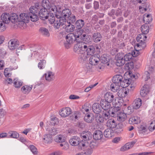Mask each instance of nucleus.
Listing matches in <instances>:
<instances>
[{"label": "nucleus", "mask_w": 155, "mask_h": 155, "mask_svg": "<svg viewBox=\"0 0 155 155\" xmlns=\"http://www.w3.org/2000/svg\"><path fill=\"white\" fill-rule=\"evenodd\" d=\"M123 78V76L120 74H117L113 77V83L110 86V89L112 91L115 92L120 89Z\"/></svg>", "instance_id": "obj_1"}, {"label": "nucleus", "mask_w": 155, "mask_h": 155, "mask_svg": "<svg viewBox=\"0 0 155 155\" xmlns=\"http://www.w3.org/2000/svg\"><path fill=\"white\" fill-rule=\"evenodd\" d=\"M31 50L33 51L34 56L35 57L41 58L47 54L45 49L40 46L35 45L34 48Z\"/></svg>", "instance_id": "obj_2"}, {"label": "nucleus", "mask_w": 155, "mask_h": 155, "mask_svg": "<svg viewBox=\"0 0 155 155\" xmlns=\"http://www.w3.org/2000/svg\"><path fill=\"white\" fill-rule=\"evenodd\" d=\"M29 10L30 12L28 13L29 18H30L32 21H37L39 18L38 15V8L32 6L30 8Z\"/></svg>", "instance_id": "obj_3"}, {"label": "nucleus", "mask_w": 155, "mask_h": 155, "mask_svg": "<svg viewBox=\"0 0 155 155\" xmlns=\"http://www.w3.org/2000/svg\"><path fill=\"white\" fill-rule=\"evenodd\" d=\"M75 44L74 48V51L75 52L78 53L81 51H84V49L87 48V44L83 41H79Z\"/></svg>", "instance_id": "obj_4"}, {"label": "nucleus", "mask_w": 155, "mask_h": 155, "mask_svg": "<svg viewBox=\"0 0 155 155\" xmlns=\"http://www.w3.org/2000/svg\"><path fill=\"white\" fill-rule=\"evenodd\" d=\"M55 15L58 20L53 23L54 27L55 28L58 29L60 26L64 25V23H66V19L59 15Z\"/></svg>", "instance_id": "obj_5"}, {"label": "nucleus", "mask_w": 155, "mask_h": 155, "mask_svg": "<svg viewBox=\"0 0 155 155\" xmlns=\"http://www.w3.org/2000/svg\"><path fill=\"white\" fill-rule=\"evenodd\" d=\"M147 38L145 34H141L139 35L136 38L137 41L139 42L137 44V46L138 47H142L143 45H145V43L144 42Z\"/></svg>", "instance_id": "obj_6"}, {"label": "nucleus", "mask_w": 155, "mask_h": 155, "mask_svg": "<svg viewBox=\"0 0 155 155\" xmlns=\"http://www.w3.org/2000/svg\"><path fill=\"white\" fill-rule=\"evenodd\" d=\"M124 53H119L117 54L116 57V65L119 66L123 65L125 63V61L123 58Z\"/></svg>", "instance_id": "obj_7"}, {"label": "nucleus", "mask_w": 155, "mask_h": 155, "mask_svg": "<svg viewBox=\"0 0 155 155\" xmlns=\"http://www.w3.org/2000/svg\"><path fill=\"white\" fill-rule=\"evenodd\" d=\"M71 113V110L68 107L63 108L59 111V114L62 117H65L68 116Z\"/></svg>", "instance_id": "obj_8"}, {"label": "nucleus", "mask_w": 155, "mask_h": 155, "mask_svg": "<svg viewBox=\"0 0 155 155\" xmlns=\"http://www.w3.org/2000/svg\"><path fill=\"white\" fill-rule=\"evenodd\" d=\"M39 16L41 19L42 20H45L48 19L49 13L46 8H41L39 12Z\"/></svg>", "instance_id": "obj_9"}, {"label": "nucleus", "mask_w": 155, "mask_h": 155, "mask_svg": "<svg viewBox=\"0 0 155 155\" xmlns=\"http://www.w3.org/2000/svg\"><path fill=\"white\" fill-rule=\"evenodd\" d=\"M85 52H86L87 55L89 57L93 56L95 52V48L93 45H89L87 44V48L84 49Z\"/></svg>", "instance_id": "obj_10"}, {"label": "nucleus", "mask_w": 155, "mask_h": 155, "mask_svg": "<svg viewBox=\"0 0 155 155\" xmlns=\"http://www.w3.org/2000/svg\"><path fill=\"white\" fill-rule=\"evenodd\" d=\"M120 107H114L113 108H111L109 109L111 116L112 117H116L118 114L121 113V110Z\"/></svg>", "instance_id": "obj_11"}, {"label": "nucleus", "mask_w": 155, "mask_h": 155, "mask_svg": "<svg viewBox=\"0 0 155 155\" xmlns=\"http://www.w3.org/2000/svg\"><path fill=\"white\" fill-rule=\"evenodd\" d=\"M75 35L73 33L68 34L66 36V42L68 44H72L74 43L75 41L78 42V41L75 38Z\"/></svg>", "instance_id": "obj_12"}, {"label": "nucleus", "mask_w": 155, "mask_h": 155, "mask_svg": "<svg viewBox=\"0 0 155 155\" xmlns=\"http://www.w3.org/2000/svg\"><path fill=\"white\" fill-rule=\"evenodd\" d=\"M77 53L78 54V60L80 62L83 63L87 60L89 57L85 54L84 51H81Z\"/></svg>", "instance_id": "obj_13"}, {"label": "nucleus", "mask_w": 155, "mask_h": 155, "mask_svg": "<svg viewBox=\"0 0 155 155\" xmlns=\"http://www.w3.org/2000/svg\"><path fill=\"white\" fill-rule=\"evenodd\" d=\"M53 138L52 136L49 134H46L43 135L42 141L44 143L49 144L52 142Z\"/></svg>", "instance_id": "obj_14"}, {"label": "nucleus", "mask_w": 155, "mask_h": 155, "mask_svg": "<svg viewBox=\"0 0 155 155\" xmlns=\"http://www.w3.org/2000/svg\"><path fill=\"white\" fill-rule=\"evenodd\" d=\"M29 20L28 13H21L19 16V22H23L25 23H27L28 22Z\"/></svg>", "instance_id": "obj_15"}, {"label": "nucleus", "mask_w": 155, "mask_h": 155, "mask_svg": "<svg viewBox=\"0 0 155 155\" xmlns=\"http://www.w3.org/2000/svg\"><path fill=\"white\" fill-rule=\"evenodd\" d=\"M80 141V138L77 136L72 137L69 140L70 144L74 146H78Z\"/></svg>", "instance_id": "obj_16"}, {"label": "nucleus", "mask_w": 155, "mask_h": 155, "mask_svg": "<svg viewBox=\"0 0 155 155\" xmlns=\"http://www.w3.org/2000/svg\"><path fill=\"white\" fill-rule=\"evenodd\" d=\"M18 45V42L15 39L11 40L8 43V47L11 50H14L16 49Z\"/></svg>", "instance_id": "obj_17"}, {"label": "nucleus", "mask_w": 155, "mask_h": 155, "mask_svg": "<svg viewBox=\"0 0 155 155\" xmlns=\"http://www.w3.org/2000/svg\"><path fill=\"white\" fill-rule=\"evenodd\" d=\"M106 124L107 126L110 129L115 128L117 125V122L114 119H108Z\"/></svg>", "instance_id": "obj_18"}, {"label": "nucleus", "mask_w": 155, "mask_h": 155, "mask_svg": "<svg viewBox=\"0 0 155 155\" xmlns=\"http://www.w3.org/2000/svg\"><path fill=\"white\" fill-rule=\"evenodd\" d=\"M149 92V88L147 85H144L141 88L140 94L143 97H145Z\"/></svg>", "instance_id": "obj_19"}, {"label": "nucleus", "mask_w": 155, "mask_h": 155, "mask_svg": "<svg viewBox=\"0 0 155 155\" xmlns=\"http://www.w3.org/2000/svg\"><path fill=\"white\" fill-rule=\"evenodd\" d=\"M110 103L104 99L101 100L100 101V104L102 109L104 110H108L110 107Z\"/></svg>", "instance_id": "obj_20"}, {"label": "nucleus", "mask_w": 155, "mask_h": 155, "mask_svg": "<svg viewBox=\"0 0 155 155\" xmlns=\"http://www.w3.org/2000/svg\"><path fill=\"white\" fill-rule=\"evenodd\" d=\"M102 108L99 103H94L93 105L92 110L93 112L96 114H98L101 111Z\"/></svg>", "instance_id": "obj_21"}, {"label": "nucleus", "mask_w": 155, "mask_h": 155, "mask_svg": "<svg viewBox=\"0 0 155 155\" xmlns=\"http://www.w3.org/2000/svg\"><path fill=\"white\" fill-rule=\"evenodd\" d=\"M104 98V100L111 103L113 102L114 96L112 93L107 92L105 94Z\"/></svg>", "instance_id": "obj_22"}, {"label": "nucleus", "mask_w": 155, "mask_h": 155, "mask_svg": "<svg viewBox=\"0 0 155 155\" xmlns=\"http://www.w3.org/2000/svg\"><path fill=\"white\" fill-rule=\"evenodd\" d=\"M149 71H147L145 72V74L147 75V79H146L145 81H147L148 79L150 78L153 79L154 77L153 75L154 74V69L151 67L149 70Z\"/></svg>", "instance_id": "obj_23"}, {"label": "nucleus", "mask_w": 155, "mask_h": 155, "mask_svg": "<svg viewBox=\"0 0 155 155\" xmlns=\"http://www.w3.org/2000/svg\"><path fill=\"white\" fill-rule=\"evenodd\" d=\"M103 137V133L100 130H96L93 135V138L95 140H100Z\"/></svg>", "instance_id": "obj_24"}, {"label": "nucleus", "mask_w": 155, "mask_h": 155, "mask_svg": "<svg viewBox=\"0 0 155 155\" xmlns=\"http://www.w3.org/2000/svg\"><path fill=\"white\" fill-rule=\"evenodd\" d=\"M1 18L3 23L8 24L10 22V15L7 13H3L1 15Z\"/></svg>", "instance_id": "obj_25"}, {"label": "nucleus", "mask_w": 155, "mask_h": 155, "mask_svg": "<svg viewBox=\"0 0 155 155\" xmlns=\"http://www.w3.org/2000/svg\"><path fill=\"white\" fill-rule=\"evenodd\" d=\"M100 60L99 58L95 56H91L90 58L89 61L90 64L91 65H95L97 64Z\"/></svg>", "instance_id": "obj_26"}, {"label": "nucleus", "mask_w": 155, "mask_h": 155, "mask_svg": "<svg viewBox=\"0 0 155 155\" xmlns=\"http://www.w3.org/2000/svg\"><path fill=\"white\" fill-rule=\"evenodd\" d=\"M83 32L84 30L82 29H78L73 34L75 35L78 41L79 39H82Z\"/></svg>", "instance_id": "obj_27"}, {"label": "nucleus", "mask_w": 155, "mask_h": 155, "mask_svg": "<svg viewBox=\"0 0 155 155\" xmlns=\"http://www.w3.org/2000/svg\"><path fill=\"white\" fill-rule=\"evenodd\" d=\"M102 38V37L101 35L99 32H95L93 34V40L96 43L100 41L101 40Z\"/></svg>", "instance_id": "obj_28"}, {"label": "nucleus", "mask_w": 155, "mask_h": 155, "mask_svg": "<svg viewBox=\"0 0 155 155\" xmlns=\"http://www.w3.org/2000/svg\"><path fill=\"white\" fill-rule=\"evenodd\" d=\"M140 122V118L137 116L132 117L130 118L129 120V122L130 124H137Z\"/></svg>", "instance_id": "obj_29"}, {"label": "nucleus", "mask_w": 155, "mask_h": 155, "mask_svg": "<svg viewBox=\"0 0 155 155\" xmlns=\"http://www.w3.org/2000/svg\"><path fill=\"white\" fill-rule=\"evenodd\" d=\"M104 135L106 138H110L114 134L113 130L108 128L105 130L104 132Z\"/></svg>", "instance_id": "obj_30"}, {"label": "nucleus", "mask_w": 155, "mask_h": 155, "mask_svg": "<svg viewBox=\"0 0 155 155\" xmlns=\"http://www.w3.org/2000/svg\"><path fill=\"white\" fill-rule=\"evenodd\" d=\"M64 25L66 26L65 29L67 32H72L74 31L75 27L74 25L68 23V21H66V23H64Z\"/></svg>", "instance_id": "obj_31"}, {"label": "nucleus", "mask_w": 155, "mask_h": 155, "mask_svg": "<svg viewBox=\"0 0 155 155\" xmlns=\"http://www.w3.org/2000/svg\"><path fill=\"white\" fill-rule=\"evenodd\" d=\"M71 14V10L69 8H65L63 10L61 16L65 19V18H68Z\"/></svg>", "instance_id": "obj_32"}, {"label": "nucleus", "mask_w": 155, "mask_h": 155, "mask_svg": "<svg viewBox=\"0 0 155 155\" xmlns=\"http://www.w3.org/2000/svg\"><path fill=\"white\" fill-rule=\"evenodd\" d=\"M117 120L121 122L124 121L127 119V116L126 114H125L122 111L116 117Z\"/></svg>", "instance_id": "obj_33"}, {"label": "nucleus", "mask_w": 155, "mask_h": 155, "mask_svg": "<svg viewBox=\"0 0 155 155\" xmlns=\"http://www.w3.org/2000/svg\"><path fill=\"white\" fill-rule=\"evenodd\" d=\"M39 31L41 35L44 37H48L50 36V33L48 29L45 28L41 27L40 28Z\"/></svg>", "instance_id": "obj_34"}, {"label": "nucleus", "mask_w": 155, "mask_h": 155, "mask_svg": "<svg viewBox=\"0 0 155 155\" xmlns=\"http://www.w3.org/2000/svg\"><path fill=\"white\" fill-rule=\"evenodd\" d=\"M19 17L16 14L13 13L10 15V21L13 23H15L16 22H19Z\"/></svg>", "instance_id": "obj_35"}, {"label": "nucleus", "mask_w": 155, "mask_h": 155, "mask_svg": "<svg viewBox=\"0 0 155 155\" xmlns=\"http://www.w3.org/2000/svg\"><path fill=\"white\" fill-rule=\"evenodd\" d=\"M134 108L137 109L141 106L142 103V100L140 98H137L134 100Z\"/></svg>", "instance_id": "obj_36"}, {"label": "nucleus", "mask_w": 155, "mask_h": 155, "mask_svg": "<svg viewBox=\"0 0 155 155\" xmlns=\"http://www.w3.org/2000/svg\"><path fill=\"white\" fill-rule=\"evenodd\" d=\"M92 136L91 133L90 132L87 131L83 132V134L81 135V137L87 141V140H90Z\"/></svg>", "instance_id": "obj_37"}, {"label": "nucleus", "mask_w": 155, "mask_h": 155, "mask_svg": "<svg viewBox=\"0 0 155 155\" xmlns=\"http://www.w3.org/2000/svg\"><path fill=\"white\" fill-rule=\"evenodd\" d=\"M45 74V79L47 81H50L53 80L54 78V74L53 72L48 71Z\"/></svg>", "instance_id": "obj_38"}, {"label": "nucleus", "mask_w": 155, "mask_h": 155, "mask_svg": "<svg viewBox=\"0 0 155 155\" xmlns=\"http://www.w3.org/2000/svg\"><path fill=\"white\" fill-rule=\"evenodd\" d=\"M132 81L133 80L130 78H128L127 79L124 78L120 86L123 88L127 87L130 84L132 83Z\"/></svg>", "instance_id": "obj_39"}, {"label": "nucleus", "mask_w": 155, "mask_h": 155, "mask_svg": "<svg viewBox=\"0 0 155 155\" xmlns=\"http://www.w3.org/2000/svg\"><path fill=\"white\" fill-rule=\"evenodd\" d=\"M32 88V85H25L22 87L21 91L24 93L27 94L30 91Z\"/></svg>", "instance_id": "obj_40"}, {"label": "nucleus", "mask_w": 155, "mask_h": 155, "mask_svg": "<svg viewBox=\"0 0 155 155\" xmlns=\"http://www.w3.org/2000/svg\"><path fill=\"white\" fill-rule=\"evenodd\" d=\"M141 30L143 34H147L148 33L149 30V25L147 24H145L142 25L141 27Z\"/></svg>", "instance_id": "obj_41"}, {"label": "nucleus", "mask_w": 155, "mask_h": 155, "mask_svg": "<svg viewBox=\"0 0 155 155\" xmlns=\"http://www.w3.org/2000/svg\"><path fill=\"white\" fill-rule=\"evenodd\" d=\"M94 119V117L93 115H91L88 114H85L84 118V121L88 123H92Z\"/></svg>", "instance_id": "obj_42"}, {"label": "nucleus", "mask_w": 155, "mask_h": 155, "mask_svg": "<svg viewBox=\"0 0 155 155\" xmlns=\"http://www.w3.org/2000/svg\"><path fill=\"white\" fill-rule=\"evenodd\" d=\"M66 137L62 135H59L56 137L55 141L57 142H64L66 140Z\"/></svg>", "instance_id": "obj_43"}, {"label": "nucleus", "mask_w": 155, "mask_h": 155, "mask_svg": "<svg viewBox=\"0 0 155 155\" xmlns=\"http://www.w3.org/2000/svg\"><path fill=\"white\" fill-rule=\"evenodd\" d=\"M110 60V59L108 56L106 54H104L101 56L100 60L101 63L106 64Z\"/></svg>", "instance_id": "obj_44"}, {"label": "nucleus", "mask_w": 155, "mask_h": 155, "mask_svg": "<svg viewBox=\"0 0 155 155\" xmlns=\"http://www.w3.org/2000/svg\"><path fill=\"white\" fill-rule=\"evenodd\" d=\"M46 130L51 136L52 135H55L58 132L57 129L54 127L48 128Z\"/></svg>", "instance_id": "obj_45"}, {"label": "nucleus", "mask_w": 155, "mask_h": 155, "mask_svg": "<svg viewBox=\"0 0 155 155\" xmlns=\"http://www.w3.org/2000/svg\"><path fill=\"white\" fill-rule=\"evenodd\" d=\"M75 25L78 29H81L84 25V21L82 19L78 20L76 21Z\"/></svg>", "instance_id": "obj_46"}, {"label": "nucleus", "mask_w": 155, "mask_h": 155, "mask_svg": "<svg viewBox=\"0 0 155 155\" xmlns=\"http://www.w3.org/2000/svg\"><path fill=\"white\" fill-rule=\"evenodd\" d=\"M84 155H91L93 151L87 146L84 148L83 151Z\"/></svg>", "instance_id": "obj_47"}, {"label": "nucleus", "mask_w": 155, "mask_h": 155, "mask_svg": "<svg viewBox=\"0 0 155 155\" xmlns=\"http://www.w3.org/2000/svg\"><path fill=\"white\" fill-rule=\"evenodd\" d=\"M10 137L16 138L19 137L18 134L14 131L10 130L8 132Z\"/></svg>", "instance_id": "obj_48"}, {"label": "nucleus", "mask_w": 155, "mask_h": 155, "mask_svg": "<svg viewBox=\"0 0 155 155\" xmlns=\"http://www.w3.org/2000/svg\"><path fill=\"white\" fill-rule=\"evenodd\" d=\"M47 9L49 10V11L51 12H54V13H55V11L58 12H60V10H58V8L54 5L52 6H51V5H49V6L47 7ZM60 12L61 11H60Z\"/></svg>", "instance_id": "obj_49"}, {"label": "nucleus", "mask_w": 155, "mask_h": 155, "mask_svg": "<svg viewBox=\"0 0 155 155\" xmlns=\"http://www.w3.org/2000/svg\"><path fill=\"white\" fill-rule=\"evenodd\" d=\"M102 116L104 117L105 120L108 119L111 116V114L109 110L103 111V113L102 114Z\"/></svg>", "instance_id": "obj_50"}, {"label": "nucleus", "mask_w": 155, "mask_h": 155, "mask_svg": "<svg viewBox=\"0 0 155 155\" xmlns=\"http://www.w3.org/2000/svg\"><path fill=\"white\" fill-rule=\"evenodd\" d=\"M68 18V20L67 21H68L69 23H74L76 21L77 19L76 17L73 14H71Z\"/></svg>", "instance_id": "obj_51"}, {"label": "nucleus", "mask_w": 155, "mask_h": 155, "mask_svg": "<svg viewBox=\"0 0 155 155\" xmlns=\"http://www.w3.org/2000/svg\"><path fill=\"white\" fill-rule=\"evenodd\" d=\"M46 61L44 59L41 60L38 64V67L40 69H44L45 66Z\"/></svg>", "instance_id": "obj_52"}, {"label": "nucleus", "mask_w": 155, "mask_h": 155, "mask_svg": "<svg viewBox=\"0 0 155 155\" xmlns=\"http://www.w3.org/2000/svg\"><path fill=\"white\" fill-rule=\"evenodd\" d=\"M97 143L95 141H91L89 145L87 146L93 151L97 147Z\"/></svg>", "instance_id": "obj_53"}, {"label": "nucleus", "mask_w": 155, "mask_h": 155, "mask_svg": "<svg viewBox=\"0 0 155 155\" xmlns=\"http://www.w3.org/2000/svg\"><path fill=\"white\" fill-rule=\"evenodd\" d=\"M90 109L91 107L89 106V105L87 104H85L82 107V111L84 113H85V112L87 114Z\"/></svg>", "instance_id": "obj_54"}, {"label": "nucleus", "mask_w": 155, "mask_h": 155, "mask_svg": "<svg viewBox=\"0 0 155 155\" xmlns=\"http://www.w3.org/2000/svg\"><path fill=\"white\" fill-rule=\"evenodd\" d=\"M14 84L15 87H20L22 84V82L18 81L16 78L14 80Z\"/></svg>", "instance_id": "obj_55"}, {"label": "nucleus", "mask_w": 155, "mask_h": 155, "mask_svg": "<svg viewBox=\"0 0 155 155\" xmlns=\"http://www.w3.org/2000/svg\"><path fill=\"white\" fill-rule=\"evenodd\" d=\"M42 6L44 8H47L49 5H50V3L48 0H43L41 2Z\"/></svg>", "instance_id": "obj_56"}, {"label": "nucleus", "mask_w": 155, "mask_h": 155, "mask_svg": "<svg viewBox=\"0 0 155 155\" xmlns=\"http://www.w3.org/2000/svg\"><path fill=\"white\" fill-rule=\"evenodd\" d=\"M132 58V55H131L130 53H128L125 55H124V53L123 58L125 61H130Z\"/></svg>", "instance_id": "obj_57"}, {"label": "nucleus", "mask_w": 155, "mask_h": 155, "mask_svg": "<svg viewBox=\"0 0 155 155\" xmlns=\"http://www.w3.org/2000/svg\"><path fill=\"white\" fill-rule=\"evenodd\" d=\"M96 120L98 123H103L104 121H105L102 115L100 114L96 117Z\"/></svg>", "instance_id": "obj_58"}, {"label": "nucleus", "mask_w": 155, "mask_h": 155, "mask_svg": "<svg viewBox=\"0 0 155 155\" xmlns=\"http://www.w3.org/2000/svg\"><path fill=\"white\" fill-rule=\"evenodd\" d=\"M82 36L83 38L82 39L83 41L86 42L87 43L91 42V39L90 36L86 35L85 34H83Z\"/></svg>", "instance_id": "obj_59"}, {"label": "nucleus", "mask_w": 155, "mask_h": 155, "mask_svg": "<svg viewBox=\"0 0 155 155\" xmlns=\"http://www.w3.org/2000/svg\"><path fill=\"white\" fill-rule=\"evenodd\" d=\"M150 125L148 127L149 130L151 131H153L155 129V121L153 120L150 124Z\"/></svg>", "instance_id": "obj_60"}, {"label": "nucleus", "mask_w": 155, "mask_h": 155, "mask_svg": "<svg viewBox=\"0 0 155 155\" xmlns=\"http://www.w3.org/2000/svg\"><path fill=\"white\" fill-rule=\"evenodd\" d=\"M88 142L87 141L85 140H81L80 139V142H79V144H78V146L79 147H84L86 145V144H87Z\"/></svg>", "instance_id": "obj_61"}, {"label": "nucleus", "mask_w": 155, "mask_h": 155, "mask_svg": "<svg viewBox=\"0 0 155 155\" xmlns=\"http://www.w3.org/2000/svg\"><path fill=\"white\" fill-rule=\"evenodd\" d=\"M130 148L131 147H130V145H129V144L127 143L121 148L120 150L121 151H124Z\"/></svg>", "instance_id": "obj_62"}, {"label": "nucleus", "mask_w": 155, "mask_h": 155, "mask_svg": "<svg viewBox=\"0 0 155 155\" xmlns=\"http://www.w3.org/2000/svg\"><path fill=\"white\" fill-rule=\"evenodd\" d=\"M127 93V91H124V89H120L117 92L118 95L120 97H125V94L124 92Z\"/></svg>", "instance_id": "obj_63"}, {"label": "nucleus", "mask_w": 155, "mask_h": 155, "mask_svg": "<svg viewBox=\"0 0 155 155\" xmlns=\"http://www.w3.org/2000/svg\"><path fill=\"white\" fill-rule=\"evenodd\" d=\"M134 63L133 62L130 61L125 64V67L127 68L129 70L132 69L134 68Z\"/></svg>", "instance_id": "obj_64"}]
</instances>
